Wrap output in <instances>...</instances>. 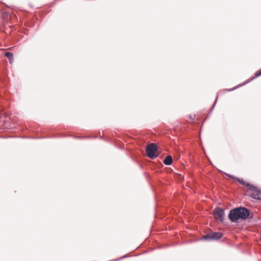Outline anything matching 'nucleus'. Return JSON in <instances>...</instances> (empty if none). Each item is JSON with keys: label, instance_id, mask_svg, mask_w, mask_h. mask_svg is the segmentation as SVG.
<instances>
[{"label": "nucleus", "instance_id": "obj_1", "mask_svg": "<svg viewBox=\"0 0 261 261\" xmlns=\"http://www.w3.org/2000/svg\"><path fill=\"white\" fill-rule=\"evenodd\" d=\"M250 215L249 210L245 207L240 206L229 211L228 215L229 220L232 223H238L239 220H245Z\"/></svg>", "mask_w": 261, "mask_h": 261}, {"label": "nucleus", "instance_id": "obj_2", "mask_svg": "<svg viewBox=\"0 0 261 261\" xmlns=\"http://www.w3.org/2000/svg\"><path fill=\"white\" fill-rule=\"evenodd\" d=\"M146 152L148 157L154 159L159 156L158 147L155 143H150L146 146Z\"/></svg>", "mask_w": 261, "mask_h": 261}, {"label": "nucleus", "instance_id": "obj_3", "mask_svg": "<svg viewBox=\"0 0 261 261\" xmlns=\"http://www.w3.org/2000/svg\"><path fill=\"white\" fill-rule=\"evenodd\" d=\"M249 195L254 199L261 200V190L256 187L252 185L248 188Z\"/></svg>", "mask_w": 261, "mask_h": 261}, {"label": "nucleus", "instance_id": "obj_4", "mask_svg": "<svg viewBox=\"0 0 261 261\" xmlns=\"http://www.w3.org/2000/svg\"><path fill=\"white\" fill-rule=\"evenodd\" d=\"M222 236L223 234L221 232H213L204 235L202 237V239L207 241L217 240L220 239Z\"/></svg>", "mask_w": 261, "mask_h": 261}, {"label": "nucleus", "instance_id": "obj_5", "mask_svg": "<svg viewBox=\"0 0 261 261\" xmlns=\"http://www.w3.org/2000/svg\"><path fill=\"white\" fill-rule=\"evenodd\" d=\"M214 215L216 219H219L220 222L224 223L225 213L223 209L219 207H216L214 211Z\"/></svg>", "mask_w": 261, "mask_h": 261}, {"label": "nucleus", "instance_id": "obj_6", "mask_svg": "<svg viewBox=\"0 0 261 261\" xmlns=\"http://www.w3.org/2000/svg\"><path fill=\"white\" fill-rule=\"evenodd\" d=\"M260 75H261V69H260V70H259L255 72V76L253 77L251 79H250V80H249V81H246V82H244V83L242 84V85H245V84H247V83H249L250 81H252V80L254 79L255 78H256V77H258V76H260ZM242 86V85H239L238 86H236V87H234V88H232V89H226L225 90H226V91L230 92V91H232V90H234V89H237L238 87H240V86Z\"/></svg>", "mask_w": 261, "mask_h": 261}, {"label": "nucleus", "instance_id": "obj_7", "mask_svg": "<svg viewBox=\"0 0 261 261\" xmlns=\"http://www.w3.org/2000/svg\"><path fill=\"white\" fill-rule=\"evenodd\" d=\"M172 158L171 155L167 156L164 160L163 161V163L166 165H171L172 164Z\"/></svg>", "mask_w": 261, "mask_h": 261}, {"label": "nucleus", "instance_id": "obj_8", "mask_svg": "<svg viewBox=\"0 0 261 261\" xmlns=\"http://www.w3.org/2000/svg\"><path fill=\"white\" fill-rule=\"evenodd\" d=\"M235 180L239 182L241 184L244 185L246 187H248V188H250V186H251L252 185L250 184V183L245 182L243 179L239 178L238 177L235 178Z\"/></svg>", "mask_w": 261, "mask_h": 261}, {"label": "nucleus", "instance_id": "obj_9", "mask_svg": "<svg viewBox=\"0 0 261 261\" xmlns=\"http://www.w3.org/2000/svg\"><path fill=\"white\" fill-rule=\"evenodd\" d=\"M5 56L9 59L10 63L12 64L11 60L13 58V54L11 52H6L5 53Z\"/></svg>", "mask_w": 261, "mask_h": 261}, {"label": "nucleus", "instance_id": "obj_10", "mask_svg": "<svg viewBox=\"0 0 261 261\" xmlns=\"http://www.w3.org/2000/svg\"><path fill=\"white\" fill-rule=\"evenodd\" d=\"M217 99H218V97H217V98H216V99L215 100L214 102V103H213V105L212 108V109H211V111H213V110L214 108L215 107V105H216V102H217Z\"/></svg>", "mask_w": 261, "mask_h": 261}, {"label": "nucleus", "instance_id": "obj_11", "mask_svg": "<svg viewBox=\"0 0 261 261\" xmlns=\"http://www.w3.org/2000/svg\"><path fill=\"white\" fill-rule=\"evenodd\" d=\"M226 175L228 176V177H229L235 180V178H236L237 177L233 176V175H230V174H226Z\"/></svg>", "mask_w": 261, "mask_h": 261}, {"label": "nucleus", "instance_id": "obj_12", "mask_svg": "<svg viewBox=\"0 0 261 261\" xmlns=\"http://www.w3.org/2000/svg\"><path fill=\"white\" fill-rule=\"evenodd\" d=\"M11 62H12V63H13V58H12V60H11Z\"/></svg>", "mask_w": 261, "mask_h": 261}]
</instances>
